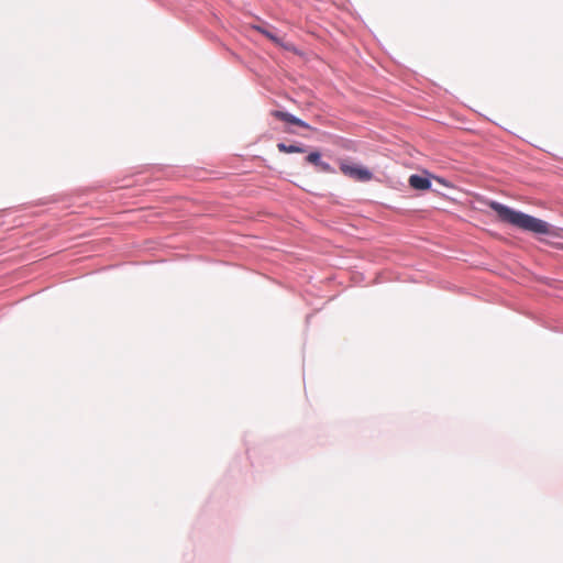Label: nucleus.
Masks as SVG:
<instances>
[{
	"mask_svg": "<svg viewBox=\"0 0 563 563\" xmlns=\"http://www.w3.org/2000/svg\"><path fill=\"white\" fill-rule=\"evenodd\" d=\"M486 205L497 213L498 220L504 223L537 234H550L551 232L550 224L541 219L514 210L497 201L489 200L486 201Z\"/></svg>",
	"mask_w": 563,
	"mask_h": 563,
	"instance_id": "f257e3e1",
	"label": "nucleus"
},
{
	"mask_svg": "<svg viewBox=\"0 0 563 563\" xmlns=\"http://www.w3.org/2000/svg\"><path fill=\"white\" fill-rule=\"evenodd\" d=\"M340 170L343 175L356 181H369L373 178L372 173L367 168L351 164L347 161L340 162Z\"/></svg>",
	"mask_w": 563,
	"mask_h": 563,
	"instance_id": "f03ea898",
	"label": "nucleus"
},
{
	"mask_svg": "<svg viewBox=\"0 0 563 563\" xmlns=\"http://www.w3.org/2000/svg\"><path fill=\"white\" fill-rule=\"evenodd\" d=\"M272 115L278 120H282V121H285L287 123H290V124H295V125H298V126H301V128H305V129H311L309 124H307L305 121L296 118L295 115L288 113V112H285V111H279V110H275L272 112Z\"/></svg>",
	"mask_w": 563,
	"mask_h": 563,
	"instance_id": "7ed1b4c3",
	"label": "nucleus"
},
{
	"mask_svg": "<svg viewBox=\"0 0 563 563\" xmlns=\"http://www.w3.org/2000/svg\"><path fill=\"white\" fill-rule=\"evenodd\" d=\"M409 185L413 188V189H418V190H427L431 187V181L426 178V177H422V176H419V175H411L409 177Z\"/></svg>",
	"mask_w": 563,
	"mask_h": 563,
	"instance_id": "20e7f679",
	"label": "nucleus"
},
{
	"mask_svg": "<svg viewBox=\"0 0 563 563\" xmlns=\"http://www.w3.org/2000/svg\"><path fill=\"white\" fill-rule=\"evenodd\" d=\"M277 148L282 153L291 154V153H303L305 148L298 145H287L285 143H278Z\"/></svg>",
	"mask_w": 563,
	"mask_h": 563,
	"instance_id": "39448f33",
	"label": "nucleus"
},
{
	"mask_svg": "<svg viewBox=\"0 0 563 563\" xmlns=\"http://www.w3.org/2000/svg\"><path fill=\"white\" fill-rule=\"evenodd\" d=\"M254 29L256 31H258L260 33H262L263 35H265L267 38H269L275 44L282 45L280 40L277 36H275L272 32H269V31H267V30H265V29H263L261 26H254Z\"/></svg>",
	"mask_w": 563,
	"mask_h": 563,
	"instance_id": "423d86ee",
	"label": "nucleus"
},
{
	"mask_svg": "<svg viewBox=\"0 0 563 563\" xmlns=\"http://www.w3.org/2000/svg\"><path fill=\"white\" fill-rule=\"evenodd\" d=\"M306 162L309 164L314 165L317 168L319 167L321 163V155L319 152H311L307 157Z\"/></svg>",
	"mask_w": 563,
	"mask_h": 563,
	"instance_id": "0eeeda50",
	"label": "nucleus"
},
{
	"mask_svg": "<svg viewBox=\"0 0 563 563\" xmlns=\"http://www.w3.org/2000/svg\"><path fill=\"white\" fill-rule=\"evenodd\" d=\"M318 170L322 172V173H333L334 172L332 166L329 163H325L323 161H321V163H320V165L318 167Z\"/></svg>",
	"mask_w": 563,
	"mask_h": 563,
	"instance_id": "6e6552de",
	"label": "nucleus"
},
{
	"mask_svg": "<svg viewBox=\"0 0 563 563\" xmlns=\"http://www.w3.org/2000/svg\"><path fill=\"white\" fill-rule=\"evenodd\" d=\"M560 249H561V250H563V244H562V245H560Z\"/></svg>",
	"mask_w": 563,
	"mask_h": 563,
	"instance_id": "1a4fd4ad",
	"label": "nucleus"
}]
</instances>
